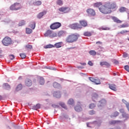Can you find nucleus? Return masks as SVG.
Listing matches in <instances>:
<instances>
[{"instance_id": "obj_51", "label": "nucleus", "mask_w": 129, "mask_h": 129, "mask_svg": "<svg viewBox=\"0 0 129 129\" xmlns=\"http://www.w3.org/2000/svg\"><path fill=\"white\" fill-rule=\"evenodd\" d=\"M88 64L89 65H90V66H92L93 65V63H92V62L90 61L88 62Z\"/></svg>"}, {"instance_id": "obj_57", "label": "nucleus", "mask_w": 129, "mask_h": 129, "mask_svg": "<svg viewBox=\"0 0 129 129\" xmlns=\"http://www.w3.org/2000/svg\"><path fill=\"white\" fill-rule=\"evenodd\" d=\"M5 24H9L10 23V21H5L4 22Z\"/></svg>"}, {"instance_id": "obj_3", "label": "nucleus", "mask_w": 129, "mask_h": 129, "mask_svg": "<svg viewBox=\"0 0 129 129\" xmlns=\"http://www.w3.org/2000/svg\"><path fill=\"white\" fill-rule=\"evenodd\" d=\"M2 43L4 46H10L12 44V39L9 37H6L2 40Z\"/></svg>"}, {"instance_id": "obj_17", "label": "nucleus", "mask_w": 129, "mask_h": 129, "mask_svg": "<svg viewBox=\"0 0 129 129\" xmlns=\"http://www.w3.org/2000/svg\"><path fill=\"white\" fill-rule=\"evenodd\" d=\"M41 107V105L40 104H37L36 105H34L32 107L33 109H34L35 110H37V109H39Z\"/></svg>"}, {"instance_id": "obj_11", "label": "nucleus", "mask_w": 129, "mask_h": 129, "mask_svg": "<svg viewBox=\"0 0 129 129\" xmlns=\"http://www.w3.org/2000/svg\"><path fill=\"white\" fill-rule=\"evenodd\" d=\"M25 85L26 86H32V81L29 79H27L25 81Z\"/></svg>"}, {"instance_id": "obj_4", "label": "nucleus", "mask_w": 129, "mask_h": 129, "mask_svg": "<svg viewBox=\"0 0 129 129\" xmlns=\"http://www.w3.org/2000/svg\"><path fill=\"white\" fill-rule=\"evenodd\" d=\"M21 9V5L20 3H15L10 7V10L11 11H18Z\"/></svg>"}, {"instance_id": "obj_18", "label": "nucleus", "mask_w": 129, "mask_h": 129, "mask_svg": "<svg viewBox=\"0 0 129 129\" xmlns=\"http://www.w3.org/2000/svg\"><path fill=\"white\" fill-rule=\"evenodd\" d=\"M53 96H54L55 97H56L57 98H59L61 97V94H60L59 92H55L53 93Z\"/></svg>"}, {"instance_id": "obj_31", "label": "nucleus", "mask_w": 129, "mask_h": 129, "mask_svg": "<svg viewBox=\"0 0 129 129\" xmlns=\"http://www.w3.org/2000/svg\"><path fill=\"white\" fill-rule=\"evenodd\" d=\"M100 30V31H102V30H105V31H108L109 30H110V29L108 27H102L99 29Z\"/></svg>"}, {"instance_id": "obj_41", "label": "nucleus", "mask_w": 129, "mask_h": 129, "mask_svg": "<svg viewBox=\"0 0 129 129\" xmlns=\"http://www.w3.org/2000/svg\"><path fill=\"white\" fill-rule=\"evenodd\" d=\"M84 36H86V37H90L91 36V33H84L83 34Z\"/></svg>"}, {"instance_id": "obj_58", "label": "nucleus", "mask_w": 129, "mask_h": 129, "mask_svg": "<svg viewBox=\"0 0 129 129\" xmlns=\"http://www.w3.org/2000/svg\"><path fill=\"white\" fill-rule=\"evenodd\" d=\"M121 28H125V25H121Z\"/></svg>"}, {"instance_id": "obj_35", "label": "nucleus", "mask_w": 129, "mask_h": 129, "mask_svg": "<svg viewBox=\"0 0 129 129\" xmlns=\"http://www.w3.org/2000/svg\"><path fill=\"white\" fill-rule=\"evenodd\" d=\"M97 97H98V95L96 93H94L93 94V96H92L93 100H94V99H95V98H97Z\"/></svg>"}, {"instance_id": "obj_16", "label": "nucleus", "mask_w": 129, "mask_h": 129, "mask_svg": "<svg viewBox=\"0 0 129 129\" xmlns=\"http://www.w3.org/2000/svg\"><path fill=\"white\" fill-rule=\"evenodd\" d=\"M112 19L114 21V22L117 23V24H120V23H121V21L118 20V19H117V18L115 17H113Z\"/></svg>"}, {"instance_id": "obj_28", "label": "nucleus", "mask_w": 129, "mask_h": 129, "mask_svg": "<svg viewBox=\"0 0 129 129\" xmlns=\"http://www.w3.org/2000/svg\"><path fill=\"white\" fill-rule=\"evenodd\" d=\"M94 83H95V84L98 85V84H101V82H100V80H99V79H95Z\"/></svg>"}, {"instance_id": "obj_24", "label": "nucleus", "mask_w": 129, "mask_h": 129, "mask_svg": "<svg viewBox=\"0 0 129 129\" xmlns=\"http://www.w3.org/2000/svg\"><path fill=\"white\" fill-rule=\"evenodd\" d=\"M68 104H70V105L74 104V100L73 99H70L68 101Z\"/></svg>"}, {"instance_id": "obj_54", "label": "nucleus", "mask_w": 129, "mask_h": 129, "mask_svg": "<svg viewBox=\"0 0 129 129\" xmlns=\"http://www.w3.org/2000/svg\"><path fill=\"white\" fill-rule=\"evenodd\" d=\"M47 33H52V30H48L47 31Z\"/></svg>"}, {"instance_id": "obj_33", "label": "nucleus", "mask_w": 129, "mask_h": 129, "mask_svg": "<svg viewBox=\"0 0 129 129\" xmlns=\"http://www.w3.org/2000/svg\"><path fill=\"white\" fill-rule=\"evenodd\" d=\"M22 88H23V86H22V84H19L16 88L17 91H19L20 90H21Z\"/></svg>"}, {"instance_id": "obj_10", "label": "nucleus", "mask_w": 129, "mask_h": 129, "mask_svg": "<svg viewBox=\"0 0 129 129\" xmlns=\"http://www.w3.org/2000/svg\"><path fill=\"white\" fill-rule=\"evenodd\" d=\"M109 88L113 91H116V87L114 84H109Z\"/></svg>"}, {"instance_id": "obj_7", "label": "nucleus", "mask_w": 129, "mask_h": 129, "mask_svg": "<svg viewBox=\"0 0 129 129\" xmlns=\"http://www.w3.org/2000/svg\"><path fill=\"white\" fill-rule=\"evenodd\" d=\"M58 11L63 14H68L71 10L69 7H61L58 9Z\"/></svg>"}, {"instance_id": "obj_48", "label": "nucleus", "mask_w": 129, "mask_h": 129, "mask_svg": "<svg viewBox=\"0 0 129 129\" xmlns=\"http://www.w3.org/2000/svg\"><path fill=\"white\" fill-rule=\"evenodd\" d=\"M10 56V58L11 59V60H14V59H15V55L11 54Z\"/></svg>"}, {"instance_id": "obj_61", "label": "nucleus", "mask_w": 129, "mask_h": 129, "mask_svg": "<svg viewBox=\"0 0 129 129\" xmlns=\"http://www.w3.org/2000/svg\"><path fill=\"white\" fill-rule=\"evenodd\" d=\"M52 70H56V68H52Z\"/></svg>"}, {"instance_id": "obj_14", "label": "nucleus", "mask_w": 129, "mask_h": 129, "mask_svg": "<svg viewBox=\"0 0 129 129\" xmlns=\"http://www.w3.org/2000/svg\"><path fill=\"white\" fill-rule=\"evenodd\" d=\"M3 87L5 88V89H11V86H10V85H9L8 83H4L3 84Z\"/></svg>"}, {"instance_id": "obj_60", "label": "nucleus", "mask_w": 129, "mask_h": 129, "mask_svg": "<svg viewBox=\"0 0 129 129\" xmlns=\"http://www.w3.org/2000/svg\"><path fill=\"white\" fill-rule=\"evenodd\" d=\"M82 65H83L84 66H85V65H86V63H81Z\"/></svg>"}, {"instance_id": "obj_2", "label": "nucleus", "mask_w": 129, "mask_h": 129, "mask_svg": "<svg viewBox=\"0 0 129 129\" xmlns=\"http://www.w3.org/2000/svg\"><path fill=\"white\" fill-rule=\"evenodd\" d=\"M80 36L79 34H73L69 35L66 39V41L67 43H74L76 42L77 40H78V38H79Z\"/></svg>"}, {"instance_id": "obj_26", "label": "nucleus", "mask_w": 129, "mask_h": 129, "mask_svg": "<svg viewBox=\"0 0 129 129\" xmlns=\"http://www.w3.org/2000/svg\"><path fill=\"white\" fill-rule=\"evenodd\" d=\"M33 5L34 6H41L42 5V2L38 1L34 2Z\"/></svg>"}, {"instance_id": "obj_1", "label": "nucleus", "mask_w": 129, "mask_h": 129, "mask_svg": "<svg viewBox=\"0 0 129 129\" xmlns=\"http://www.w3.org/2000/svg\"><path fill=\"white\" fill-rule=\"evenodd\" d=\"M116 8V4L115 3L110 4V2H108L105 3L104 5H103L101 8H99V10L102 14L107 15L111 13V10H113Z\"/></svg>"}, {"instance_id": "obj_63", "label": "nucleus", "mask_w": 129, "mask_h": 129, "mask_svg": "<svg viewBox=\"0 0 129 129\" xmlns=\"http://www.w3.org/2000/svg\"><path fill=\"white\" fill-rule=\"evenodd\" d=\"M3 51H2V50H0V54H2Z\"/></svg>"}, {"instance_id": "obj_45", "label": "nucleus", "mask_w": 129, "mask_h": 129, "mask_svg": "<svg viewBox=\"0 0 129 129\" xmlns=\"http://www.w3.org/2000/svg\"><path fill=\"white\" fill-rule=\"evenodd\" d=\"M51 34L52 33H44V35L45 36V37H50Z\"/></svg>"}, {"instance_id": "obj_53", "label": "nucleus", "mask_w": 129, "mask_h": 129, "mask_svg": "<svg viewBox=\"0 0 129 129\" xmlns=\"http://www.w3.org/2000/svg\"><path fill=\"white\" fill-rule=\"evenodd\" d=\"M100 65H101V66H103V65H104V62H100Z\"/></svg>"}, {"instance_id": "obj_22", "label": "nucleus", "mask_w": 129, "mask_h": 129, "mask_svg": "<svg viewBox=\"0 0 129 129\" xmlns=\"http://www.w3.org/2000/svg\"><path fill=\"white\" fill-rule=\"evenodd\" d=\"M55 47L52 44H48L44 46V49H49L50 48H54Z\"/></svg>"}, {"instance_id": "obj_44", "label": "nucleus", "mask_w": 129, "mask_h": 129, "mask_svg": "<svg viewBox=\"0 0 129 129\" xmlns=\"http://www.w3.org/2000/svg\"><path fill=\"white\" fill-rule=\"evenodd\" d=\"M58 86H59V84H58V83H57L56 82H54L53 83V87H54V88H58Z\"/></svg>"}, {"instance_id": "obj_50", "label": "nucleus", "mask_w": 129, "mask_h": 129, "mask_svg": "<svg viewBox=\"0 0 129 129\" xmlns=\"http://www.w3.org/2000/svg\"><path fill=\"white\" fill-rule=\"evenodd\" d=\"M57 35V37H61V36H63V33H58Z\"/></svg>"}, {"instance_id": "obj_47", "label": "nucleus", "mask_w": 129, "mask_h": 129, "mask_svg": "<svg viewBox=\"0 0 129 129\" xmlns=\"http://www.w3.org/2000/svg\"><path fill=\"white\" fill-rule=\"evenodd\" d=\"M89 80H90V81H91L92 82H94L95 79L94 78H92V77H89Z\"/></svg>"}, {"instance_id": "obj_12", "label": "nucleus", "mask_w": 129, "mask_h": 129, "mask_svg": "<svg viewBox=\"0 0 129 129\" xmlns=\"http://www.w3.org/2000/svg\"><path fill=\"white\" fill-rule=\"evenodd\" d=\"M80 24L81 25V27H86L87 26V22L84 20L80 21Z\"/></svg>"}, {"instance_id": "obj_55", "label": "nucleus", "mask_w": 129, "mask_h": 129, "mask_svg": "<svg viewBox=\"0 0 129 129\" xmlns=\"http://www.w3.org/2000/svg\"><path fill=\"white\" fill-rule=\"evenodd\" d=\"M96 44H102V43L101 42H100V41H97L96 42Z\"/></svg>"}, {"instance_id": "obj_56", "label": "nucleus", "mask_w": 129, "mask_h": 129, "mask_svg": "<svg viewBox=\"0 0 129 129\" xmlns=\"http://www.w3.org/2000/svg\"><path fill=\"white\" fill-rule=\"evenodd\" d=\"M114 63L115 64H118V61L117 60H115Z\"/></svg>"}, {"instance_id": "obj_15", "label": "nucleus", "mask_w": 129, "mask_h": 129, "mask_svg": "<svg viewBox=\"0 0 129 129\" xmlns=\"http://www.w3.org/2000/svg\"><path fill=\"white\" fill-rule=\"evenodd\" d=\"M94 8H99V7L102 6V3L101 2H97L95 4H94Z\"/></svg>"}, {"instance_id": "obj_59", "label": "nucleus", "mask_w": 129, "mask_h": 129, "mask_svg": "<svg viewBox=\"0 0 129 129\" xmlns=\"http://www.w3.org/2000/svg\"><path fill=\"white\" fill-rule=\"evenodd\" d=\"M3 100V96L0 95V100Z\"/></svg>"}, {"instance_id": "obj_52", "label": "nucleus", "mask_w": 129, "mask_h": 129, "mask_svg": "<svg viewBox=\"0 0 129 129\" xmlns=\"http://www.w3.org/2000/svg\"><path fill=\"white\" fill-rule=\"evenodd\" d=\"M104 65L106 66H109V63H108L107 62H104Z\"/></svg>"}, {"instance_id": "obj_49", "label": "nucleus", "mask_w": 129, "mask_h": 129, "mask_svg": "<svg viewBox=\"0 0 129 129\" xmlns=\"http://www.w3.org/2000/svg\"><path fill=\"white\" fill-rule=\"evenodd\" d=\"M128 54L126 53H124L123 54V58H126V57H127Z\"/></svg>"}, {"instance_id": "obj_38", "label": "nucleus", "mask_w": 129, "mask_h": 129, "mask_svg": "<svg viewBox=\"0 0 129 129\" xmlns=\"http://www.w3.org/2000/svg\"><path fill=\"white\" fill-rule=\"evenodd\" d=\"M50 38H54V37H57V34L56 33H50Z\"/></svg>"}, {"instance_id": "obj_36", "label": "nucleus", "mask_w": 129, "mask_h": 129, "mask_svg": "<svg viewBox=\"0 0 129 129\" xmlns=\"http://www.w3.org/2000/svg\"><path fill=\"white\" fill-rule=\"evenodd\" d=\"M20 56L22 59H25L27 57V55L25 53H20Z\"/></svg>"}, {"instance_id": "obj_40", "label": "nucleus", "mask_w": 129, "mask_h": 129, "mask_svg": "<svg viewBox=\"0 0 129 129\" xmlns=\"http://www.w3.org/2000/svg\"><path fill=\"white\" fill-rule=\"evenodd\" d=\"M94 107H95V104H94V103H92V104H90L89 108H90L91 109H92L94 108Z\"/></svg>"}, {"instance_id": "obj_46", "label": "nucleus", "mask_w": 129, "mask_h": 129, "mask_svg": "<svg viewBox=\"0 0 129 129\" xmlns=\"http://www.w3.org/2000/svg\"><path fill=\"white\" fill-rule=\"evenodd\" d=\"M124 69L126 70V71H127V72H129V66H125L124 67Z\"/></svg>"}, {"instance_id": "obj_62", "label": "nucleus", "mask_w": 129, "mask_h": 129, "mask_svg": "<svg viewBox=\"0 0 129 129\" xmlns=\"http://www.w3.org/2000/svg\"><path fill=\"white\" fill-rule=\"evenodd\" d=\"M120 112L123 111V109H120Z\"/></svg>"}, {"instance_id": "obj_64", "label": "nucleus", "mask_w": 129, "mask_h": 129, "mask_svg": "<svg viewBox=\"0 0 129 129\" xmlns=\"http://www.w3.org/2000/svg\"><path fill=\"white\" fill-rule=\"evenodd\" d=\"M59 33H63V31H60Z\"/></svg>"}, {"instance_id": "obj_39", "label": "nucleus", "mask_w": 129, "mask_h": 129, "mask_svg": "<svg viewBox=\"0 0 129 129\" xmlns=\"http://www.w3.org/2000/svg\"><path fill=\"white\" fill-rule=\"evenodd\" d=\"M26 33H32V32H33V30L32 29H31L30 28H26Z\"/></svg>"}, {"instance_id": "obj_34", "label": "nucleus", "mask_w": 129, "mask_h": 129, "mask_svg": "<svg viewBox=\"0 0 129 129\" xmlns=\"http://www.w3.org/2000/svg\"><path fill=\"white\" fill-rule=\"evenodd\" d=\"M89 54L92 56H95L96 55V52L95 50H91L89 51Z\"/></svg>"}, {"instance_id": "obj_27", "label": "nucleus", "mask_w": 129, "mask_h": 129, "mask_svg": "<svg viewBox=\"0 0 129 129\" xmlns=\"http://www.w3.org/2000/svg\"><path fill=\"white\" fill-rule=\"evenodd\" d=\"M118 122H120L119 120H112L110 121V124H115L116 123H118Z\"/></svg>"}, {"instance_id": "obj_23", "label": "nucleus", "mask_w": 129, "mask_h": 129, "mask_svg": "<svg viewBox=\"0 0 129 129\" xmlns=\"http://www.w3.org/2000/svg\"><path fill=\"white\" fill-rule=\"evenodd\" d=\"M56 4L57 6H59L60 7L63 6V1L62 0H57L56 1Z\"/></svg>"}, {"instance_id": "obj_13", "label": "nucleus", "mask_w": 129, "mask_h": 129, "mask_svg": "<svg viewBox=\"0 0 129 129\" xmlns=\"http://www.w3.org/2000/svg\"><path fill=\"white\" fill-rule=\"evenodd\" d=\"M29 27L32 29V30H35V28H36V23L34 22H31L29 25Z\"/></svg>"}, {"instance_id": "obj_29", "label": "nucleus", "mask_w": 129, "mask_h": 129, "mask_svg": "<svg viewBox=\"0 0 129 129\" xmlns=\"http://www.w3.org/2000/svg\"><path fill=\"white\" fill-rule=\"evenodd\" d=\"M59 105L62 107V108H64V109H67V106L64 103H59Z\"/></svg>"}, {"instance_id": "obj_5", "label": "nucleus", "mask_w": 129, "mask_h": 129, "mask_svg": "<svg viewBox=\"0 0 129 129\" xmlns=\"http://www.w3.org/2000/svg\"><path fill=\"white\" fill-rule=\"evenodd\" d=\"M61 26H62V25L59 22H55L52 24L50 26V28L51 30H57V29H59Z\"/></svg>"}, {"instance_id": "obj_30", "label": "nucleus", "mask_w": 129, "mask_h": 129, "mask_svg": "<svg viewBox=\"0 0 129 129\" xmlns=\"http://www.w3.org/2000/svg\"><path fill=\"white\" fill-rule=\"evenodd\" d=\"M54 47H55V48H61V42H58L55 43L54 45Z\"/></svg>"}, {"instance_id": "obj_20", "label": "nucleus", "mask_w": 129, "mask_h": 129, "mask_svg": "<svg viewBox=\"0 0 129 129\" xmlns=\"http://www.w3.org/2000/svg\"><path fill=\"white\" fill-rule=\"evenodd\" d=\"M100 105L101 106H102V105H104V104H106V100L105 99H102L99 102Z\"/></svg>"}, {"instance_id": "obj_42", "label": "nucleus", "mask_w": 129, "mask_h": 129, "mask_svg": "<svg viewBox=\"0 0 129 129\" xmlns=\"http://www.w3.org/2000/svg\"><path fill=\"white\" fill-rule=\"evenodd\" d=\"M89 114L91 115H93V114H95V111L92 110L89 112Z\"/></svg>"}, {"instance_id": "obj_19", "label": "nucleus", "mask_w": 129, "mask_h": 129, "mask_svg": "<svg viewBox=\"0 0 129 129\" xmlns=\"http://www.w3.org/2000/svg\"><path fill=\"white\" fill-rule=\"evenodd\" d=\"M75 109L76 111H77L78 112H80V111H81V110H82V108H81V106H76L75 107Z\"/></svg>"}, {"instance_id": "obj_25", "label": "nucleus", "mask_w": 129, "mask_h": 129, "mask_svg": "<svg viewBox=\"0 0 129 129\" xmlns=\"http://www.w3.org/2000/svg\"><path fill=\"white\" fill-rule=\"evenodd\" d=\"M126 10H127L126 8L122 7L119 9V11L120 13H123L125 11H126Z\"/></svg>"}, {"instance_id": "obj_37", "label": "nucleus", "mask_w": 129, "mask_h": 129, "mask_svg": "<svg viewBox=\"0 0 129 129\" xmlns=\"http://www.w3.org/2000/svg\"><path fill=\"white\" fill-rule=\"evenodd\" d=\"M118 114H119V113H118V112H115L113 115H112L111 116V117H116V116H117L118 115Z\"/></svg>"}, {"instance_id": "obj_43", "label": "nucleus", "mask_w": 129, "mask_h": 129, "mask_svg": "<svg viewBox=\"0 0 129 129\" xmlns=\"http://www.w3.org/2000/svg\"><path fill=\"white\" fill-rule=\"evenodd\" d=\"M26 48H27V49H32L33 46H32V45L27 44L26 45Z\"/></svg>"}, {"instance_id": "obj_32", "label": "nucleus", "mask_w": 129, "mask_h": 129, "mask_svg": "<svg viewBox=\"0 0 129 129\" xmlns=\"http://www.w3.org/2000/svg\"><path fill=\"white\" fill-rule=\"evenodd\" d=\"M39 83L41 84V85H43V84L45 83V80H44V78H40Z\"/></svg>"}, {"instance_id": "obj_9", "label": "nucleus", "mask_w": 129, "mask_h": 129, "mask_svg": "<svg viewBox=\"0 0 129 129\" xmlns=\"http://www.w3.org/2000/svg\"><path fill=\"white\" fill-rule=\"evenodd\" d=\"M47 14V11H43L42 12H40L37 16V17L38 19H41L44 15H46Z\"/></svg>"}, {"instance_id": "obj_8", "label": "nucleus", "mask_w": 129, "mask_h": 129, "mask_svg": "<svg viewBox=\"0 0 129 129\" xmlns=\"http://www.w3.org/2000/svg\"><path fill=\"white\" fill-rule=\"evenodd\" d=\"M87 13L89 16H95V11L92 9H87Z\"/></svg>"}, {"instance_id": "obj_21", "label": "nucleus", "mask_w": 129, "mask_h": 129, "mask_svg": "<svg viewBox=\"0 0 129 129\" xmlns=\"http://www.w3.org/2000/svg\"><path fill=\"white\" fill-rule=\"evenodd\" d=\"M26 25V21L22 20L19 23V27H22V26H25Z\"/></svg>"}, {"instance_id": "obj_6", "label": "nucleus", "mask_w": 129, "mask_h": 129, "mask_svg": "<svg viewBox=\"0 0 129 129\" xmlns=\"http://www.w3.org/2000/svg\"><path fill=\"white\" fill-rule=\"evenodd\" d=\"M71 29L73 30H78L79 29H82V26L79 23H74L70 26Z\"/></svg>"}]
</instances>
